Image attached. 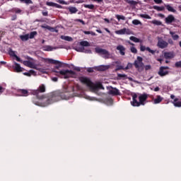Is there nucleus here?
<instances>
[{
  "label": "nucleus",
  "instance_id": "7",
  "mask_svg": "<svg viewBox=\"0 0 181 181\" xmlns=\"http://www.w3.org/2000/svg\"><path fill=\"white\" fill-rule=\"evenodd\" d=\"M45 62L49 63V64H58V66H55V69H57V70H59V69H60V67H62L63 64L60 61H57V60H54L49 58L45 59Z\"/></svg>",
  "mask_w": 181,
  "mask_h": 181
},
{
  "label": "nucleus",
  "instance_id": "24",
  "mask_svg": "<svg viewBox=\"0 0 181 181\" xmlns=\"http://www.w3.org/2000/svg\"><path fill=\"white\" fill-rule=\"evenodd\" d=\"M18 93L23 95V97H28V91L26 89H21Z\"/></svg>",
  "mask_w": 181,
  "mask_h": 181
},
{
  "label": "nucleus",
  "instance_id": "8",
  "mask_svg": "<svg viewBox=\"0 0 181 181\" xmlns=\"http://www.w3.org/2000/svg\"><path fill=\"white\" fill-rule=\"evenodd\" d=\"M165 70H169V66L160 67L159 71L158 72V74L160 77H165V76H168V74H169V71H165Z\"/></svg>",
  "mask_w": 181,
  "mask_h": 181
},
{
  "label": "nucleus",
  "instance_id": "21",
  "mask_svg": "<svg viewBox=\"0 0 181 181\" xmlns=\"http://www.w3.org/2000/svg\"><path fill=\"white\" fill-rule=\"evenodd\" d=\"M23 64H25V66H27V67H30V69L35 68V65L33 64V62H32L30 61H25L23 62Z\"/></svg>",
  "mask_w": 181,
  "mask_h": 181
},
{
  "label": "nucleus",
  "instance_id": "11",
  "mask_svg": "<svg viewBox=\"0 0 181 181\" xmlns=\"http://www.w3.org/2000/svg\"><path fill=\"white\" fill-rule=\"evenodd\" d=\"M110 67V65H100L98 66H95V70H96V71H107Z\"/></svg>",
  "mask_w": 181,
  "mask_h": 181
},
{
  "label": "nucleus",
  "instance_id": "44",
  "mask_svg": "<svg viewBox=\"0 0 181 181\" xmlns=\"http://www.w3.org/2000/svg\"><path fill=\"white\" fill-rule=\"evenodd\" d=\"M8 54L12 56V57H16V54H15L14 51L12 49H10L8 51Z\"/></svg>",
  "mask_w": 181,
  "mask_h": 181
},
{
  "label": "nucleus",
  "instance_id": "30",
  "mask_svg": "<svg viewBox=\"0 0 181 181\" xmlns=\"http://www.w3.org/2000/svg\"><path fill=\"white\" fill-rule=\"evenodd\" d=\"M54 48H53L52 46L50 45H46L43 47V50H45V52H52L53 51Z\"/></svg>",
  "mask_w": 181,
  "mask_h": 181
},
{
  "label": "nucleus",
  "instance_id": "6",
  "mask_svg": "<svg viewBox=\"0 0 181 181\" xmlns=\"http://www.w3.org/2000/svg\"><path fill=\"white\" fill-rule=\"evenodd\" d=\"M157 39H158L157 46L158 47H159V49H166V47L169 46V43L165 40H164L163 38L160 37H158Z\"/></svg>",
  "mask_w": 181,
  "mask_h": 181
},
{
  "label": "nucleus",
  "instance_id": "46",
  "mask_svg": "<svg viewBox=\"0 0 181 181\" xmlns=\"http://www.w3.org/2000/svg\"><path fill=\"white\" fill-rule=\"evenodd\" d=\"M175 67L177 69H181V61L175 62Z\"/></svg>",
  "mask_w": 181,
  "mask_h": 181
},
{
  "label": "nucleus",
  "instance_id": "54",
  "mask_svg": "<svg viewBox=\"0 0 181 181\" xmlns=\"http://www.w3.org/2000/svg\"><path fill=\"white\" fill-rule=\"evenodd\" d=\"M24 76H27L28 77H30V72H25L23 73Z\"/></svg>",
  "mask_w": 181,
  "mask_h": 181
},
{
  "label": "nucleus",
  "instance_id": "59",
  "mask_svg": "<svg viewBox=\"0 0 181 181\" xmlns=\"http://www.w3.org/2000/svg\"><path fill=\"white\" fill-rule=\"evenodd\" d=\"M16 57V60H17V62H21V58H19L18 55H16V57Z\"/></svg>",
  "mask_w": 181,
  "mask_h": 181
},
{
  "label": "nucleus",
  "instance_id": "49",
  "mask_svg": "<svg viewBox=\"0 0 181 181\" xmlns=\"http://www.w3.org/2000/svg\"><path fill=\"white\" fill-rule=\"evenodd\" d=\"M153 2H155V4H157V5H160V4H163V0H153Z\"/></svg>",
  "mask_w": 181,
  "mask_h": 181
},
{
  "label": "nucleus",
  "instance_id": "34",
  "mask_svg": "<svg viewBox=\"0 0 181 181\" xmlns=\"http://www.w3.org/2000/svg\"><path fill=\"white\" fill-rule=\"evenodd\" d=\"M84 8H87L88 9H95V6L94 4H83Z\"/></svg>",
  "mask_w": 181,
  "mask_h": 181
},
{
  "label": "nucleus",
  "instance_id": "55",
  "mask_svg": "<svg viewBox=\"0 0 181 181\" xmlns=\"http://www.w3.org/2000/svg\"><path fill=\"white\" fill-rule=\"evenodd\" d=\"M52 81L56 82V81H57L59 80V78H57V77H52Z\"/></svg>",
  "mask_w": 181,
  "mask_h": 181
},
{
  "label": "nucleus",
  "instance_id": "61",
  "mask_svg": "<svg viewBox=\"0 0 181 181\" xmlns=\"http://www.w3.org/2000/svg\"><path fill=\"white\" fill-rule=\"evenodd\" d=\"M158 16H159L160 18H165V15H163L162 13H158Z\"/></svg>",
  "mask_w": 181,
  "mask_h": 181
},
{
  "label": "nucleus",
  "instance_id": "10",
  "mask_svg": "<svg viewBox=\"0 0 181 181\" xmlns=\"http://www.w3.org/2000/svg\"><path fill=\"white\" fill-rule=\"evenodd\" d=\"M142 57H137V59L134 61V66L136 69H141L144 67V62H142Z\"/></svg>",
  "mask_w": 181,
  "mask_h": 181
},
{
  "label": "nucleus",
  "instance_id": "63",
  "mask_svg": "<svg viewBox=\"0 0 181 181\" xmlns=\"http://www.w3.org/2000/svg\"><path fill=\"white\" fill-rule=\"evenodd\" d=\"M151 65H147L146 66V70H149V69H151Z\"/></svg>",
  "mask_w": 181,
  "mask_h": 181
},
{
  "label": "nucleus",
  "instance_id": "22",
  "mask_svg": "<svg viewBox=\"0 0 181 181\" xmlns=\"http://www.w3.org/2000/svg\"><path fill=\"white\" fill-rule=\"evenodd\" d=\"M14 69L17 73H21L22 71V67H21V64L15 62Z\"/></svg>",
  "mask_w": 181,
  "mask_h": 181
},
{
  "label": "nucleus",
  "instance_id": "45",
  "mask_svg": "<svg viewBox=\"0 0 181 181\" xmlns=\"http://www.w3.org/2000/svg\"><path fill=\"white\" fill-rule=\"evenodd\" d=\"M115 16L118 21H125V16H124L116 15Z\"/></svg>",
  "mask_w": 181,
  "mask_h": 181
},
{
  "label": "nucleus",
  "instance_id": "20",
  "mask_svg": "<svg viewBox=\"0 0 181 181\" xmlns=\"http://www.w3.org/2000/svg\"><path fill=\"white\" fill-rule=\"evenodd\" d=\"M68 11L69 12H70L71 14L77 13V12H78V9H77V8L74 6L68 7Z\"/></svg>",
  "mask_w": 181,
  "mask_h": 181
},
{
  "label": "nucleus",
  "instance_id": "53",
  "mask_svg": "<svg viewBox=\"0 0 181 181\" xmlns=\"http://www.w3.org/2000/svg\"><path fill=\"white\" fill-rule=\"evenodd\" d=\"M87 71L88 73H93L94 72V69H93V68H88Z\"/></svg>",
  "mask_w": 181,
  "mask_h": 181
},
{
  "label": "nucleus",
  "instance_id": "2",
  "mask_svg": "<svg viewBox=\"0 0 181 181\" xmlns=\"http://www.w3.org/2000/svg\"><path fill=\"white\" fill-rule=\"evenodd\" d=\"M80 81L82 82L83 84H86L87 87L93 91V93H97L99 90H104V86L101 83L94 84L90 78L86 77H81L80 78Z\"/></svg>",
  "mask_w": 181,
  "mask_h": 181
},
{
  "label": "nucleus",
  "instance_id": "43",
  "mask_svg": "<svg viewBox=\"0 0 181 181\" xmlns=\"http://www.w3.org/2000/svg\"><path fill=\"white\" fill-rule=\"evenodd\" d=\"M19 1H21L23 4H27L28 5L30 4H33V2H32V0H19Z\"/></svg>",
  "mask_w": 181,
  "mask_h": 181
},
{
  "label": "nucleus",
  "instance_id": "12",
  "mask_svg": "<svg viewBox=\"0 0 181 181\" xmlns=\"http://www.w3.org/2000/svg\"><path fill=\"white\" fill-rule=\"evenodd\" d=\"M164 58L167 60H170L175 57V53L173 52H165L163 53Z\"/></svg>",
  "mask_w": 181,
  "mask_h": 181
},
{
  "label": "nucleus",
  "instance_id": "40",
  "mask_svg": "<svg viewBox=\"0 0 181 181\" xmlns=\"http://www.w3.org/2000/svg\"><path fill=\"white\" fill-rule=\"evenodd\" d=\"M140 17L144 18V19H152V17L148 14H140Z\"/></svg>",
  "mask_w": 181,
  "mask_h": 181
},
{
  "label": "nucleus",
  "instance_id": "52",
  "mask_svg": "<svg viewBox=\"0 0 181 181\" xmlns=\"http://www.w3.org/2000/svg\"><path fill=\"white\" fill-rule=\"evenodd\" d=\"M5 91V88L0 86V94H2Z\"/></svg>",
  "mask_w": 181,
  "mask_h": 181
},
{
  "label": "nucleus",
  "instance_id": "64",
  "mask_svg": "<svg viewBox=\"0 0 181 181\" xmlns=\"http://www.w3.org/2000/svg\"><path fill=\"white\" fill-rule=\"evenodd\" d=\"M160 90V88L159 87H156L154 88V91H159Z\"/></svg>",
  "mask_w": 181,
  "mask_h": 181
},
{
  "label": "nucleus",
  "instance_id": "51",
  "mask_svg": "<svg viewBox=\"0 0 181 181\" xmlns=\"http://www.w3.org/2000/svg\"><path fill=\"white\" fill-rule=\"evenodd\" d=\"M57 2L59 4H62V5H67V3H66V1H64V0H58Z\"/></svg>",
  "mask_w": 181,
  "mask_h": 181
},
{
  "label": "nucleus",
  "instance_id": "60",
  "mask_svg": "<svg viewBox=\"0 0 181 181\" xmlns=\"http://www.w3.org/2000/svg\"><path fill=\"white\" fill-rule=\"evenodd\" d=\"M108 103H110V104H112V103H114V100L112 99H108L107 100Z\"/></svg>",
  "mask_w": 181,
  "mask_h": 181
},
{
  "label": "nucleus",
  "instance_id": "32",
  "mask_svg": "<svg viewBox=\"0 0 181 181\" xmlns=\"http://www.w3.org/2000/svg\"><path fill=\"white\" fill-rule=\"evenodd\" d=\"M61 39H62L63 40H66V42H71V40H73V38L71 37L64 35L61 36Z\"/></svg>",
  "mask_w": 181,
  "mask_h": 181
},
{
  "label": "nucleus",
  "instance_id": "19",
  "mask_svg": "<svg viewBox=\"0 0 181 181\" xmlns=\"http://www.w3.org/2000/svg\"><path fill=\"white\" fill-rule=\"evenodd\" d=\"M163 100V98L158 95L156 96V98L153 100V104H160V103H162Z\"/></svg>",
  "mask_w": 181,
  "mask_h": 181
},
{
  "label": "nucleus",
  "instance_id": "38",
  "mask_svg": "<svg viewBox=\"0 0 181 181\" xmlns=\"http://www.w3.org/2000/svg\"><path fill=\"white\" fill-rule=\"evenodd\" d=\"M37 35V31H33V32L30 33L29 39H33L35 37V36H36Z\"/></svg>",
  "mask_w": 181,
  "mask_h": 181
},
{
  "label": "nucleus",
  "instance_id": "56",
  "mask_svg": "<svg viewBox=\"0 0 181 181\" xmlns=\"http://www.w3.org/2000/svg\"><path fill=\"white\" fill-rule=\"evenodd\" d=\"M16 18H18V16H17L16 15H13V16H12L11 21H16Z\"/></svg>",
  "mask_w": 181,
  "mask_h": 181
},
{
  "label": "nucleus",
  "instance_id": "3",
  "mask_svg": "<svg viewBox=\"0 0 181 181\" xmlns=\"http://www.w3.org/2000/svg\"><path fill=\"white\" fill-rule=\"evenodd\" d=\"M33 94L35 97L33 98V104H35V105H39V101L36 100V98L37 100H43L44 98H46V96L42 93H46V86L45 84H41L37 90H33Z\"/></svg>",
  "mask_w": 181,
  "mask_h": 181
},
{
  "label": "nucleus",
  "instance_id": "26",
  "mask_svg": "<svg viewBox=\"0 0 181 181\" xmlns=\"http://www.w3.org/2000/svg\"><path fill=\"white\" fill-rule=\"evenodd\" d=\"M153 8H154L156 11H158V12H162L165 11V6H153Z\"/></svg>",
  "mask_w": 181,
  "mask_h": 181
},
{
  "label": "nucleus",
  "instance_id": "4",
  "mask_svg": "<svg viewBox=\"0 0 181 181\" xmlns=\"http://www.w3.org/2000/svg\"><path fill=\"white\" fill-rule=\"evenodd\" d=\"M138 95L136 93H134L132 95V100L133 101L131 102V104L133 107H141V105H145V101L148 100V95L142 94L139 96V102L138 100Z\"/></svg>",
  "mask_w": 181,
  "mask_h": 181
},
{
  "label": "nucleus",
  "instance_id": "9",
  "mask_svg": "<svg viewBox=\"0 0 181 181\" xmlns=\"http://www.w3.org/2000/svg\"><path fill=\"white\" fill-rule=\"evenodd\" d=\"M96 53H99V54H104L105 59H110V52L107 49H104L103 48H95Z\"/></svg>",
  "mask_w": 181,
  "mask_h": 181
},
{
  "label": "nucleus",
  "instance_id": "37",
  "mask_svg": "<svg viewBox=\"0 0 181 181\" xmlns=\"http://www.w3.org/2000/svg\"><path fill=\"white\" fill-rule=\"evenodd\" d=\"M151 23H153V25H156V26H160V25H162V22L158 20H153Z\"/></svg>",
  "mask_w": 181,
  "mask_h": 181
},
{
  "label": "nucleus",
  "instance_id": "41",
  "mask_svg": "<svg viewBox=\"0 0 181 181\" xmlns=\"http://www.w3.org/2000/svg\"><path fill=\"white\" fill-rule=\"evenodd\" d=\"M85 35H91L92 36H95V33L93 31H83Z\"/></svg>",
  "mask_w": 181,
  "mask_h": 181
},
{
  "label": "nucleus",
  "instance_id": "39",
  "mask_svg": "<svg viewBox=\"0 0 181 181\" xmlns=\"http://www.w3.org/2000/svg\"><path fill=\"white\" fill-rule=\"evenodd\" d=\"M119 70H124V67L122 65H117L115 71H119Z\"/></svg>",
  "mask_w": 181,
  "mask_h": 181
},
{
  "label": "nucleus",
  "instance_id": "14",
  "mask_svg": "<svg viewBox=\"0 0 181 181\" xmlns=\"http://www.w3.org/2000/svg\"><path fill=\"white\" fill-rule=\"evenodd\" d=\"M109 94L110 95H121V92H119V90L117 88H112V89L109 90Z\"/></svg>",
  "mask_w": 181,
  "mask_h": 181
},
{
  "label": "nucleus",
  "instance_id": "47",
  "mask_svg": "<svg viewBox=\"0 0 181 181\" xmlns=\"http://www.w3.org/2000/svg\"><path fill=\"white\" fill-rule=\"evenodd\" d=\"M130 50L132 53H134V54L138 53V50L136 49V48H135V47H132Z\"/></svg>",
  "mask_w": 181,
  "mask_h": 181
},
{
  "label": "nucleus",
  "instance_id": "27",
  "mask_svg": "<svg viewBox=\"0 0 181 181\" xmlns=\"http://www.w3.org/2000/svg\"><path fill=\"white\" fill-rule=\"evenodd\" d=\"M20 39L23 42H26L27 40H29V34H26V35H20Z\"/></svg>",
  "mask_w": 181,
  "mask_h": 181
},
{
  "label": "nucleus",
  "instance_id": "58",
  "mask_svg": "<svg viewBox=\"0 0 181 181\" xmlns=\"http://www.w3.org/2000/svg\"><path fill=\"white\" fill-rule=\"evenodd\" d=\"M168 43H169L170 45H173V40L172 39H169V40H168Z\"/></svg>",
  "mask_w": 181,
  "mask_h": 181
},
{
  "label": "nucleus",
  "instance_id": "5",
  "mask_svg": "<svg viewBox=\"0 0 181 181\" xmlns=\"http://www.w3.org/2000/svg\"><path fill=\"white\" fill-rule=\"evenodd\" d=\"M52 73H56V76L57 77H60V76H64V78L66 80L67 78H70L71 76L76 75V72H74L72 70H69V69H62L59 71H57L56 69H52Z\"/></svg>",
  "mask_w": 181,
  "mask_h": 181
},
{
  "label": "nucleus",
  "instance_id": "13",
  "mask_svg": "<svg viewBox=\"0 0 181 181\" xmlns=\"http://www.w3.org/2000/svg\"><path fill=\"white\" fill-rule=\"evenodd\" d=\"M175 21H176V18H175V16L172 14L168 15V17L165 18V23H167V25H170V23H173Z\"/></svg>",
  "mask_w": 181,
  "mask_h": 181
},
{
  "label": "nucleus",
  "instance_id": "16",
  "mask_svg": "<svg viewBox=\"0 0 181 181\" xmlns=\"http://www.w3.org/2000/svg\"><path fill=\"white\" fill-rule=\"evenodd\" d=\"M46 5L47 6H52L54 8H57L58 9H62V8H63V6H62V5L52 2V1H47Z\"/></svg>",
  "mask_w": 181,
  "mask_h": 181
},
{
  "label": "nucleus",
  "instance_id": "42",
  "mask_svg": "<svg viewBox=\"0 0 181 181\" xmlns=\"http://www.w3.org/2000/svg\"><path fill=\"white\" fill-rule=\"evenodd\" d=\"M132 23H133V25H142V23H141V21H139V20H136V19L133 20Z\"/></svg>",
  "mask_w": 181,
  "mask_h": 181
},
{
  "label": "nucleus",
  "instance_id": "29",
  "mask_svg": "<svg viewBox=\"0 0 181 181\" xmlns=\"http://www.w3.org/2000/svg\"><path fill=\"white\" fill-rule=\"evenodd\" d=\"M125 2H127V4H129V5H132V6H135V5H138V2L134 0H125Z\"/></svg>",
  "mask_w": 181,
  "mask_h": 181
},
{
  "label": "nucleus",
  "instance_id": "57",
  "mask_svg": "<svg viewBox=\"0 0 181 181\" xmlns=\"http://www.w3.org/2000/svg\"><path fill=\"white\" fill-rule=\"evenodd\" d=\"M157 62H159L160 63V64H162V62H163V59L158 58L157 59Z\"/></svg>",
  "mask_w": 181,
  "mask_h": 181
},
{
  "label": "nucleus",
  "instance_id": "23",
  "mask_svg": "<svg viewBox=\"0 0 181 181\" xmlns=\"http://www.w3.org/2000/svg\"><path fill=\"white\" fill-rule=\"evenodd\" d=\"M125 80L127 78H128V76H127V74H117V80Z\"/></svg>",
  "mask_w": 181,
  "mask_h": 181
},
{
  "label": "nucleus",
  "instance_id": "35",
  "mask_svg": "<svg viewBox=\"0 0 181 181\" xmlns=\"http://www.w3.org/2000/svg\"><path fill=\"white\" fill-rule=\"evenodd\" d=\"M130 40H132V42H134V43H139L140 40L139 38L134 37V36H131L129 37Z\"/></svg>",
  "mask_w": 181,
  "mask_h": 181
},
{
  "label": "nucleus",
  "instance_id": "31",
  "mask_svg": "<svg viewBox=\"0 0 181 181\" xmlns=\"http://www.w3.org/2000/svg\"><path fill=\"white\" fill-rule=\"evenodd\" d=\"M80 45L83 46V47H90V42L88 41H82L80 42Z\"/></svg>",
  "mask_w": 181,
  "mask_h": 181
},
{
  "label": "nucleus",
  "instance_id": "48",
  "mask_svg": "<svg viewBox=\"0 0 181 181\" xmlns=\"http://www.w3.org/2000/svg\"><path fill=\"white\" fill-rule=\"evenodd\" d=\"M129 69H132V64L131 63H128L127 66L124 67V70H129Z\"/></svg>",
  "mask_w": 181,
  "mask_h": 181
},
{
  "label": "nucleus",
  "instance_id": "50",
  "mask_svg": "<svg viewBox=\"0 0 181 181\" xmlns=\"http://www.w3.org/2000/svg\"><path fill=\"white\" fill-rule=\"evenodd\" d=\"M75 22H80V23H82V25H86V22H84V21L82 19H76Z\"/></svg>",
  "mask_w": 181,
  "mask_h": 181
},
{
  "label": "nucleus",
  "instance_id": "25",
  "mask_svg": "<svg viewBox=\"0 0 181 181\" xmlns=\"http://www.w3.org/2000/svg\"><path fill=\"white\" fill-rule=\"evenodd\" d=\"M173 104L175 107H181V102L179 101V99L177 98L174 99Z\"/></svg>",
  "mask_w": 181,
  "mask_h": 181
},
{
  "label": "nucleus",
  "instance_id": "36",
  "mask_svg": "<svg viewBox=\"0 0 181 181\" xmlns=\"http://www.w3.org/2000/svg\"><path fill=\"white\" fill-rule=\"evenodd\" d=\"M170 35H171L173 40H177L179 39V35H175V32L170 31Z\"/></svg>",
  "mask_w": 181,
  "mask_h": 181
},
{
  "label": "nucleus",
  "instance_id": "33",
  "mask_svg": "<svg viewBox=\"0 0 181 181\" xmlns=\"http://www.w3.org/2000/svg\"><path fill=\"white\" fill-rule=\"evenodd\" d=\"M11 12H12L13 13H21L22 10H21L20 8H13L11 10Z\"/></svg>",
  "mask_w": 181,
  "mask_h": 181
},
{
  "label": "nucleus",
  "instance_id": "1",
  "mask_svg": "<svg viewBox=\"0 0 181 181\" xmlns=\"http://www.w3.org/2000/svg\"><path fill=\"white\" fill-rule=\"evenodd\" d=\"M61 100H69V95H66V93L57 90L48 95L46 103L48 105L53 104L54 103H57V101H60Z\"/></svg>",
  "mask_w": 181,
  "mask_h": 181
},
{
  "label": "nucleus",
  "instance_id": "28",
  "mask_svg": "<svg viewBox=\"0 0 181 181\" xmlns=\"http://www.w3.org/2000/svg\"><path fill=\"white\" fill-rule=\"evenodd\" d=\"M165 8L168 11V12H173V13L176 12V10L169 4L165 5Z\"/></svg>",
  "mask_w": 181,
  "mask_h": 181
},
{
  "label": "nucleus",
  "instance_id": "18",
  "mask_svg": "<svg viewBox=\"0 0 181 181\" xmlns=\"http://www.w3.org/2000/svg\"><path fill=\"white\" fill-rule=\"evenodd\" d=\"M116 49L117 50H119L121 56H125V47L123 45H118Z\"/></svg>",
  "mask_w": 181,
  "mask_h": 181
},
{
  "label": "nucleus",
  "instance_id": "15",
  "mask_svg": "<svg viewBox=\"0 0 181 181\" xmlns=\"http://www.w3.org/2000/svg\"><path fill=\"white\" fill-rule=\"evenodd\" d=\"M140 50H141V52H145V50H146L149 53H151V54H155V53L156 52V51L151 49V48L149 47H145L144 45H141L140 47Z\"/></svg>",
  "mask_w": 181,
  "mask_h": 181
},
{
  "label": "nucleus",
  "instance_id": "62",
  "mask_svg": "<svg viewBox=\"0 0 181 181\" xmlns=\"http://www.w3.org/2000/svg\"><path fill=\"white\" fill-rule=\"evenodd\" d=\"M30 76H32V74H35V71L34 70H30Z\"/></svg>",
  "mask_w": 181,
  "mask_h": 181
},
{
  "label": "nucleus",
  "instance_id": "17",
  "mask_svg": "<svg viewBox=\"0 0 181 181\" xmlns=\"http://www.w3.org/2000/svg\"><path fill=\"white\" fill-rule=\"evenodd\" d=\"M116 35H129V30L127 28H123L115 31Z\"/></svg>",
  "mask_w": 181,
  "mask_h": 181
}]
</instances>
